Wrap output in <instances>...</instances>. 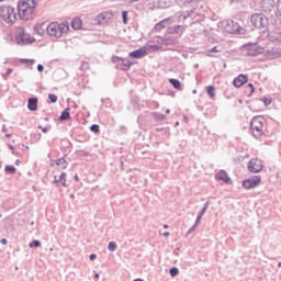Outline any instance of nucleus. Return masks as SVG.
Returning <instances> with one entry per match:
<instances>
[{
  "label": "nucleus",
  "mask_w": 281,
  "mask_h": 281,
  "mask_svg": "<svg viewBox=\"0 0 281 281\" xmlns=\"http://www.w3.org/2000/svg\"><path fill=\"white\" fill-rule=\"evenodd\" d=\"M72 30H81L82 29V20L79 18H75L71 22Z\"/></svg>",
  "instance_id": "24"
},
{
  "label": "nucleus",
  "mask_w": 281,
  "mask_h": 281,
  "mask_svg": "<svg viewBox=\"0 0 281 281\" xmlns=\"http://www.w3.org/2000/svg\"><path fill=\"white\" fill-rule=\"evenodd\" d=\"M265 128V117L262 116H255L250 121V133L258 139V137H262L265 132L262 131Z\"/></svg>",
  "instance_id": "3"
},
{
  "label": "nucleus",
  "mask_w": 281,
  "mask_h": 281,
  "mask_svg": "<svg viewBox=\"0 0 281 281\" xmlns=\"http://www.w3.org/2000/svg\"><path fill=\"white\" fill-rule=\"evenodd\" d=\"M133 281H144V279H134Z\"/></svg>",
  "instance_id": "64"
},
{
  "label": "nucleus",
  "mask_w": 281,
  "mask_h": 281,
  "mask_svg": "<svg viewBox=\"0 0 281 281\" xmlns=\"http://www.w3.org/2000/svg\"><path fill=\"white\" fill-rule=\"evenodd\" d=\"M113 19V13L111 12H103L95 16V21L98 25H106L109 21Z\"/></svg>",
  "instance_id": "11"
},
{
  "label": "nucleus",
  "mask_w": 281,
  "mask_h": 281,
  "mask_svg": "<svg viewBox=\"0 0 281 281\" xmlns=\"http://www.w3.org/2000/svg\"><path fill=\"white\" fill-rule=\"evenodd\" d=\"M209 205H210V202H206V203H204L203 207H205V210H207Z\"/></svg>",
  "instance_id": "62"
},
{
  "label": "nucleus",
  "mask_w": 281,
  "mask_h": 281,
  "mask_svg": "<svg viewBox=\"0 0 281 281\" xmlns=\"http://www.w3.org/2000/svg\"><path fill=\"white\" fill-rule=\"evenodd\" d=\"M169 82L171 86H173V89H178V91H181V81L179 79H169Z\"/></svg>",
  "instance_id": "26"
},
{
  "label": "nucleus",
  "mask_w": 281,
  "mask_h": 281,
  "mask_svg": "<svg viewBox=\"0 0 281 281\" xmlns=\"http://www.w3.org/2000/svg\"><path fill=\"white\" fill-rule=\"evenodd\" d=\"M89 258H90L91 261H93V260H95V258H98V255L91 254Z\"/></svg>",
  "instance_id": "53"
},
{
  "label": "nucleus",
  "mask_w": 281,
  "mask_h": 281,
  "mask_svg": "<svg viewBox=\"0 0 281 281\" xmlns=\"http://www.w3.org/2000/svg\"><path fill=\"white\" fill-rule=\"evenodd\" d=\"M0 243H1V245H8V239L2 238V239L0 240Z\"/></svg>",
  "instance_id": "55"
},
{
  "label": "nucleus",
  "mask_w": 281,
  "mask_h": 281,
  "mask_svg": "<svg viewBox=\"0 0 281 281\" xmlns=\"http://www.w3.org/2000/svg\"><path fill=\"white\" fill-rule=\"evenodd\" d=\"M144 56H148V48L146 46H143L130 53V58L139 59V58H144Z\"/></svg>",
  "instance_id": "13"
},
{
  "label": "nucleus",
  "mask_w": 281,
  "mask_h": 281,
  "mask_svg": "<svg viewBox=\"0 0 281 281\" xmlns=\"http://www.w3.org/2000/svg\"><path fill=\"white\" fill-rule=\"evenodd\" d=\"M153 117L156 122H164V120H166V116L159 112H154Z\"/></svg>",
  "instance_id": "28"
},
{
  "label": "nucleus",
  "mask_w": 281,
  "mask_h": 281,
  "mask_svg": "<svg viewBox=\"0 0 281 281\" xmlns=\"http://www.w3.org/2000/svg\"><path fill=\"white\" fill-rule=\"evenodd\" d=\"M4 172L7 175H14L16 172V168L14 166L7 165L4 167Z\"/></svg>",
  "instance_id": "31"
},
{
  "label": "nucleus",
  "mask_w": 281,
  "mask_h": 281,
  "mask_svg": "<svg viewBox=\"0 0 281 281\" xmlns=\"http://www.w3.org/2000/svg\"><path fill=\"white\" fill-rule=\"evenodd\" d=\"M148 5L149 10L170 8V0H153Z\"/></svg>",
  "instance_id": "10"
},
{
  "label": "nucleus",
  "mask_w": 281,
  "mask_h": 281,
  "mask_svg": "<svg viewBox=\"0 0 281 281\" xmlns=\"http://www.w3.org/2000/svg\"><path fill=\"white\" fill-rule=\"evenodd\" d=\"M157 43L158 45H166V37H158Z\"/></svg>",
  "instance_id": "46"
},
{
  "label": "nucleus",
  "mask_w": 281,
  "mask_h": 281,
  "mask_svg": "<svg viewBox=\"0 0 281 281\" xmlns=\"http://www.w3.org/2000/svg\"><path fill=\"white\" fill-rule=\"evenodd\" d=\"M90 131H91L92 133H100V125H98V124H92V125L90 126Z\"/></svg>",
  "instance_id": "39"
},
{
  "label": "nucleus",
  "mask_w": 281,
  "mask_h": 281,
  "mask_svg": "<svg viewBox=\"0 0 281 281\" xmlns=\"http://www.w3.org/2000/svg\"><path fill=\"white\" fill-rule=\"evenodd\" d=\"M263 53H265V48L255 44V45L249 46L247 55L248 56H260V54H263Z\"/></svg>",
  "instance_id": "16"
},
{
  "label": "nucleus",
  "mask_w": 281,
  "mask_h": 281,
  "mask_svg": "<svg viewBox=\"0 0 281 281\" xmlns=\"http://www.w3.org/2000/svg\"><path fill=\"white\" fill-rule=\"evenodd\" d=\"M108 249L109 251H115L117 249V244H115V241H110L108 245Z\"/></svg>",
  "instance_id": "36"
},
{
  "label": "nucleus",
  "mask_w": 281,
  "mask_h": 281,
  "mask_svg": "<svg viewBox=\"0 0 281 281\" xmlns=\"http://www.w3.org/2000/svg\"><path fill=\"white\" fill-rule=\"evenodd\" d=\"M205 212H207V209L202 207V210H201L200 214H202V216H203V215L205 214Z\"/></svg>",
  "instance_id": "57"
},
{
  "label": "nucleus",
  "mask_w": 281,
  "mask_h": 281,
  "mask_svg": "<svg viewBox=\"0 0 281 281\" xmlns=\"http://www.w3.org/2000/svg\"><path fill=\"white\" fill-rule=\"evenodd\" d=\"M70 111L71 108H66L59 116V122H66V120H71V114L69 113Z\"/></svg>",
  "instance_id": "22"
},
{
  "label": "nucleus",
  "mask_w": 281,
  "mask_h": 281,
  "mask_svg": "<svg viewBox=\"0 0 281 281\" xmlns=\"http://www.w3.org/2000/svg\"><path fill=\"white\" fill-rule=\"evenodd\" d=\"M162 236H165V238H168V236H170V233H169V232H165V233L162 234Z\"/></svg>",
  "instance_id": "58"
},
{
  "label": "nucleus",
  "mask_w": 281,
  "mask_h": 281,
  "mask_svg": "<svg viewBox=\"0 0 281 281\" xmlns=\"http://www.w3.org/2000/svg\"><path fill=\"white\" fill-rule=\"evenodd\" d=\"M55 164L61 168V170L67 169V167L69 166V162H67V159H65V157H61L57 160H55Z\"/></svg>",
  "instance_id": "23"
},
{
  "label": "nucleus",
  "mask_w": 281,
  "mask_h": 281,
  "mask_svg": "<svg viewBox=\"0 0 281 281\" xmlns=\"http://www.w3.org/2000/svg\"><path fill=\"white\" fill-rule=\"evenodd\" d=\"M260 8L262 12H273V0H261Z\"/></svg>",
  "instance_id": "17"
},
{
  "label": "nucleus",
  "mask_w": 281,
  "mask_h": 281,
  "mask_svg": "<svg viewBox=\"0 0 281 281\" xmlns=\"http://www.w3.org/2000/svg\"><path fill=\"white\" fill-rule=\"evenodd\" d=\"M36 10V0H20L18 3V14L22 21H32Z\"/></svg>",
  "instance_id": "1"
},
{
  "label": "nucleus",
  "mask_w": 281,
  "mask_h": 281,
  "mask_svg": "<svg viewBox=\"0 0 281 281\" xmlns=\"http://www.w3.org/2000/svg\"><path fill=\"white\" fill-rule=\"evenodd\" d=\"M100 279V273H94V280H99Z\"/></svg>",
  "instance_id": "60"
},
{
  "label": "nucleus",
  "mask_w": 281,
  "mask_h": 281,
  "mask_svg": "<svg viewBox=\"0 0 281 281\" xmlns=\"http://www.w3.org/2000/svg\"><path fill=\"white\" fill-rule=\"evenodd\" d=\"M36 41L34 37L25 34V31H21L16 36L18 45H32Z\"/></svg>",
  "instance_id": "9"
},
{
  "label": "nucleus",
  "mask_w": 281,
  "mask_h": 281,
  "mask_svg": "<svg viewBox=\"0 0 281 281\" xmlns=\"http://www.w3.org/2000/svg\"><path fill=\"white\" fill-rule=\"evenodd\" d=\"M201 218H203V213H199V215L196 216V220H195V225H199V223H201Z\"/></svg>",
  "instance_id": "47"
},
{
  "label": "nucleus",
  "mask_w": 281,
  "mask_h": 281,
  "mask_svg": "<svg viewBox=\"0 0 281 281\" xmlns=\"http://www.w3.org/2000/svg\"><path fill=\"white\" fill-rule=\"evenodd\" d=\"M159 49H161V45H149L147 48V52H159Z\"/></svg>",
  "instance_id": "34"
},
{
  "label": "nucleus",
  "mask_w": 281,
  "mask_h": 281,
  "mask_svg": "<svg viewBox=\"0 0 281 281\" xmlns=\"http://www.w3.org/2000/svg\"><path fill=\"white\" fill-rule=\"evenodd\" d=\"M27 109L29 111H38V98L36 97L29 98Z\"/></svg>",
  "instance_id": "20"
},
{
  "label": "nucleus",
  "mask_w": 281,
  "mask_h": 281,
  "mask_svg": "<svg viewBox=\"0 0 281 281\" xmlns=\"http://www.w3.org/2000/svg\"><path fill=\"white\" fill-rule=\"evenodd\" d=\"M53 183H60V181H58V179L56 178V176H55V179H54Z\"/></svg>",
  "instance_id": "63"
},
{
  "label": "nucleus",
  "mask_w": 281,
  "mask_h": 281,
  "mask_svg": "<svg viewBox=\"0 0 281 281\" xmlns=\"http://www.w3.org/2000/svg\"><path fill=\"white\" fill-rule=\"evenodd\" d=\"M215 91L216 89L214 88V86L206 87V93L210 98H214L216 95Z\"/></svg>",
  "instance_id": "30"
},
{
  "label": "nucleus",
  "mask_w": 281,
  "mask_h": 281,
  "mask_svg": "<svg viewBox=\"0 0 281 281\" xmlns=\"http://www.w3.org/2000/svg\"><path fill=\"white\" fill-rule=\"evenodd\" d=\"M35 31L37 32V34H45V29H43V24H41L40 26H35Z\"/></svg>",
  "instance_id": "40"
},
{
  "label": "nucleus",
  "mask_w": 281,
  "mask_h": 281,
  "mask_svg": "<svg viewBox=\"0 0 281 281\" xmlns=\"http://www.w3.org/2000/svg\"><path fill=\"white\" fill-rule=\"evenodd\" d=\"M276 41H278L279 43H281V35H277V36H276Z\"/></svg>",
  "instance_id": "59"
},
{
  "label": "nucleus",
  "mask_w": 281,
  "mask_h": 281,
  "mask_svg": "<svg viewBox=\"0 0 281 281\" xmlns=\"http://www.w3.org/2000/svg\"><path fill=\"white\" fill-rule=\"evenodd\" d=\"M47 102L48 104H55V102H58V97L56 94L49 93Z\"/></svg>",
  "instance_id": "32"
},
{
  "label": "nucleus",
  "mask_w": 281,
  "mask_h": 281,
  "mask_svg": "<svg viewBox=\"0 0 281 281\" xmlns=\"http://www.w3.org/2000/svg\"><path fill=\"white\" fill-rule=\"evenodd\" d=\"M206 52H207V54H218V52H221V50H218V47L214 46L213 48L207 49Z\"/></svg>",
  "instance_id": "42"
},
{
  "label": "nucleus",
  "mask_w": 281,
  "mask_h": 281,
  "mask_svg": "<svg viewBox=\"0 0 281 281\" xmlns=\"http://www.w3.org/2000/svg\"><path fill=\"white\" fill-rule=\"evenodd\" d=\"M80 69H81L82 71H87V69H89V63L82 61V63H81V66H80Z\"/></svg>",
  "instance_id": "41"
},
{
  "label": "nucleus",
  "mask_w": 281,
  "mask_h": 281,
  "mask_svg": "<svg viewBox=\"0 0 281 281\" xmlns=\"http://www.w3.org/2000/svg\"><path fill=\"white\" fill-rule=\"evenodd\" d=\"M196 15H201V11L198 8H192L189 11H183L180 15V19H183V21H186V19H192V16Z\"/></svg>",
  "instance_id": "15"
},
{
  "label": "nucleus",
  "mask_w": 281,
  "mask_h": 281,
  "mask_svg": "<svg viewBox=\"0 0 281 281\" xmlns=\"http://www.w3.org/2000/svg\"><path fill=\"white\" fill-rule=\"evenodd\" d=\"M243 0H229V3H240Z\"/></svg>",
  "instance_id": "56"
},
{
  "label": "nucleus",
  "mask_w": 281,
  "mask_h": 281,
  "mask_svg": "<svg viewBox=\"0 0 281 281\" xmlns=\"http://www.w3.org/2000/svg\"><path fill=\"white\" fill-rule=\"evenodd\" d=\"M45 70V67L43 66V64H38L37 65V71L43 72Z\"/></svg>",
  "instance_id": "49"
},
{
  "label": "nucleus",
  "mask_w": 281,
  "mask_h": 281,
  "mask_svg": "<svg viewBox=\"0 0 281 281\" xmlns=\"http://www.w3.org/2000/svg\"><path fill=\"white\" fill-rule=\"evenodd\" d=\"M247 80L248 77L247 75H238L234 80H233V85L234 87H236V89H240V87H243V85H247Z\"/></svg>",
  "instance_id": "14"
},
{
  "label": "nucleus",
  "mask_w": 281,
  "mask_h": 281,
  "mask_svg": "<svg viewBox=\"0 0 281 281\" xmlns=\"http://www.w3.org/2000/svg\"><path fill=\"white\" fill-rule=\"evenodd\" d=\"M175 43V40L165 37V45H172Z\"/></svg>",
  "instance_id": "45"
},
{
  "label": "nucleus",
  "mask_w": 281,
  "mask_h": 281,
  "mask_svg": "<svg viewBox=\"0 0 281 281\" xmlns=\"http://www.w3.org/2000/svg\"><path fill=\"white\" fill-rule=\"evenodd\" d=\"M21 63H31V65H34V63H36V60H34V59H21Z\"/></svg>",
  "instance_id": "48"
},
{
  "label": "nucleus",
  "mask_w": 281,
  "mask_h": 281,
  "mask_svg": "<svg viewBox=\"0 0 281 281\" xmlns=\"http://www.w3.org/2000/svg\"><path fill=\"white\" fill-rule=\"evenodd\" d=\"M42 131H43L44 133H48L49 128L43 127Z\"/></svg>",
  "instance_id": "61"
},
{
  "label": "nucleus",
  "mask_w": 281,
  "mask_h": 281,
  "mask_svg": "<svg viewBox=\"0 0 281 281\" xmlns=\"http://www.w3.org/2000/svg\"><path fill=\"white\" fill-rule=\"evenodd\" d=\"M167 32L169 34H177L178 36H181V34H183V32H186V26H183V25L169 26L167 29Z\"/></svg>",
  "instance_id": "19"
},
{
  "label": "nucleus",
  "mask_w": 281,
  "mask_h": 281,
  "mask_svg": "<svg viewBox=\"0 0 281 281\" xmlns=\"http://www.w3.org/2000/svg\"><path fill=\"white\" fill-rule=\"evenodd\" d=\"M122 19H123L124 25H127L128 24V11L122 12Z\"/></svg>",
  "instance_id": "38"
},
{
  "label": "nucleus",
  "mask_w": 281,
  "mask_h": 281,
  "mask_svg": "<svg viewBox=\"0 0 281 281\" xmlns=\"http://www.w3.org/2000/svg\"><path fill=\"white\" fill-rule=\"evenodd\" d=\"M215 179L217 181H223L224 183H232V179L229 178V176L227 175V171H225V170H220L215 175Z\"/></svg>",
  "instance_id": "18"
},
{
  "label": "nucleus",
  "mask_w": 281,
  "mask_h": 281,
  "mask_svg": "<svg viewBox=\"0 0 281 281\" xmlns=\"http://www.w3.org/2000/svg\"><path fill=\"white\" fill-rule=\"evenodd\" d=\"M58 181H59V183L61 182V186L64 188H67V173L66 172H61V175L59 176Z\"/></svg>",
  "instance_id": "29"
},
{
  "label": "nucleus",
  "mask_w": 281,
  "mask_h": 281,
  "mask_svg": "<svg viewBox=\"0 0 281 281\" xmlns=\"http://www.w3.org/2000/svg\"><path fill=\"white\" fill-rule=\"evenodd\" d=\"M277 16L279 21H281V0H278L277 2Z\"/></svg>",
  "instance_id": "37"
},
{
  "label": "nucleus",
  "mask_w": 281,
  "mask_h": 281,
  "mask_svg": "<svg viewBox=\"0 0 281 281\" xmlns=\"http://www.w3.org/2000/svg\"><path fill=\"white\" fill-rule=\"evenodd\" d=\"M201 0H176L177 5L180 8H189V5H194L199 3Z\"/></svg>",
  "instance_id": "21"
},
{
  "label": "nucleus",
  "mask_w": 281,
  "mask_h": 281,
  "mask_svg": "<svg viewBox=\"0 0 281 281\" xmlns=\"http://www.w3.org/2000/svg\"><path fill=\"white\" fill-rule=\"evenodd\" d=\"M29 247L31 249H34V247H41V240L34 239L32 243L29 244Z\"/></svg>",
  "instance_id": "35"
},
{
  "label": "nucleus",
  "mask_w": 281,
  "mask_h": 281,
  "mask_svg": "<svg viewBox=\"0 0 281 281\" xmlns=\"http://www.w3.org/2000/svg\"><path fill=\"white\" fill-rule=\"evenodd\" d=\"M248 87L250 90V93H254V91H256V88H254V83H248Z\"/></svg>",
  "instance_id": "52"
},
{
  "label": "nucleus",
  "mask_w": 281,
  "mask_h": 281,
  "mask_svg": "<svg viewBox=\"0 0 281 281\" xmlns=\"http://www.w3.org/2000/svg\"><path fill=\"white\" fill-rule=\"evenodd\" d=\"M0 16L7 23H14L16 21V11L10 5H3L0 8Z\"/></svg>",
  "instance_id": "5"
},
{
  "label": "nucleus",
  "mask_w": 281,
  "mask_h": 281,
  "mask_svg": "<svg viewBox=\"0 0 281 281\" xmlns=\"http://www.w3.org/2000/svg\"><path fill=\"white\" fill-rule=\"evenodd\" d=\"M250 23L257 30H263L269 25V18L265 13H255L250 18Z\"/></svg>",
  "instance_id": "4"
},
{
  "label": "nucleus",
  "mask_w": 281,
  "mask_h": 281,
  "mask_svg": "<svg viewBox=\"0 0 281 281\" xmlns=\"http://www.w3.org/2000/svg\"><path fill=\"white\" fill-rule=\"evenodd\" d=\"M157 131H160L161 133H165L166 135H170V132H168V128H157Z\"/></svg>",
  "instance_id": "50"
},
{
  "label": "nucleus",
  "mask_w": 281,
  "mask_h": 281,
  "mask_svg": "<svg viewBox=\"0 0 281 281\" xmlns=\"http://www.w3.org/2000/svg\"><path fill=\"white\" fill-rule=\"evenodd\" d=\"M166 27H168V20H162L155 25L156 32H161Z\"/></svg>",
  "instance_id": "25"
},
{
  "label": "nucleus",
  "mask_w": 281,
  "mask_h": 281,
  "mask_svg": "<svg viewBox=\"0 0 281 281\" xmlns=\"http://www.w3.org/2000/svg\"><path fill=\"white\" fill-rule=\"evenodd\" d=\"M243 27L238 24V22L229 21L226 23V31L229 34H241Z\"/></svg>",
  "instance_id": "12"
},
{
  "label": "nucleus",
  "mask_w": 281,
  "mask_h": 281,
  "mask_svg": "<svg viewBox=\"0 0 281 281\" xmlns=\"http://www.w3.org/2000/svg\"><path fill=\"white\" fill-rule=\"evenodd\" d=\"M260 181H262L260 176H252L243 181V188H245V190H254V188L260 186Z\"/></svg>",
  "instance_id": "7"
},
{
  "label": "nucleus",
  "mask_w": 281,
  "mask_h": 281,
  "mask_svg": "<svg viewBox=\"0 0 281 281\" xmlns=\"http://www.w3.org/2000/svg\"><path fill=\"white\" fill-rule=\"evenodd\" d=\"M169 273H170L171 278H177V276H179V268L172 267V268L169 270Z\"/></svg>",
  "instance_id": "33"
},
{
  "label": "nucleus",
  "mask_w": 281,
  "mask_h": 281,
  "mask_svg": "<svg viewBox=\"0 0 281 281\" xmlns=\"http://www.w3.org/2000/svg\"><path fill=\"white\" fill-rule=\"evenodd\" d=\"M247 168H248V172H252L254 175H257L262 170V161H260V159L252 158L249 160Z\"/></svg>",
  "instance_id": "8"
},
{
  "label": "nucleus",
  "mask_w": 281,
  "mask_h": 281,
  "mask_svg": "<svg viewBox=\"0 0 281 281\" xmlns=\"http://www.w3.org/2000/svg\"><path fill=\"white\" fill-rule=\"evenodd\" d=\"M14 70L12 69V68H8L7 69V74L5 75H2V78L4 79V80H8V76H10V74H12Z\"/></svg>",
  "instance_id": "44"
},
{
  "label": "nucleus",
  "mask_w": 281,
  "mask_h": 281,
  "mask_svg": "<svg viewBox=\"0 0 281 281\" xmlns=\"http://www.w3.org/2000/svg\"><path fill=\"white\" fill-rule=\"evenodd\" d=\"M111 60L116 65V69H121L122 71H128V69L133 67V63H131V60L122 57L112 56Z\"/></svg>",
  "instance_id": "6"
},
{
  "label": "nucleus",
  "mask_w": 281,
  "mask_h": 281,
  "mask_svg": "<svg viewBox=\"0 0 281 281\" xmlns=\"http://www.w3.org/2000/svg\"><path fill=\"white\" fill-rule=\"evenodd\" d=\"M196 224H194L189 231H188V233H187V236L189 235V234H192V232H194V229H196Z\"/></svg>",
  "instance_id": "51"
},
{
  "label": "nucleus",
  "mask_w": 281,
  "mask_h": 281,
  "mask_svg": "<svg viewBox=\"0 0 281 281\" xmlns=\"http://www.w3.org/2000/svg\"><path fill=\"white\" fill-rule=\"evenodd\" d=\"M139 0H124L125 3H137Z\"/></svg>",
  "instance_id": "54"
},
{
  "label": "nucleus",
  "mask_w": 281,
  "mask_h": 281,
  "mask_svg": "<svg viewBox=\"0 0 281 281\" xmlns=\"http://www.w3.org/2000/svg\"><path fill=\"white\" fill-rule=\"evenodd\" d=\"M46 32L48 36H54V38H61L63 34H67L69 32V23L50 22L46 27Z\"/></svg>",
  "instance_id": "2"
},
{
  "label": "nucleus",
  "mask_w": 281,
  "mask_h": 281,
  "mask_svg": "<svg viewBox=\"0 0 281 281\" xmlns=\"http://www.w3.org/2000/svg\"><path fill=\"white\" fill-rule=\"evenodd\" d=\"M261 100H262L265 106H269V104H271V99H269L267 97H263Z\"/></svg>",
  "instance_id": "43"
},
{
  "label": "nucleus",
  "mask_w": 281,
  "mask_h": 281,
  "mask_svg": "<svg viewBox=\"0 0 281 281\" xmlns=\"http://www.w3.org/2000/svg\"><path fill=\"white\" fill-rule=\"evenodd\" d=\"M269 54H271L272 58H280L281 57V48H278V47L271 48Z\"/></svg>",
  "instance_id": "27"
}]
</instances>
